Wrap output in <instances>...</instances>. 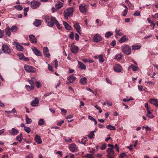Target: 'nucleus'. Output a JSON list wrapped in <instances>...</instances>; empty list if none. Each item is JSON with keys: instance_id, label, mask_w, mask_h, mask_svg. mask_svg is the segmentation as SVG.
<instances>
[{"instance_id": "nucleus-1", "label": "nucleus", "mask_w": 158, "mask_h": 158, "mask_svg": "<svg viewBox=\"0 0 158 158\" xmlns=\"http://www.w3.org/2000/svg\"><path fill=\"white\" fill-rule=\"evenodd\" d=\"M74 10L73 7L67 8L64 10L63 12L64 19L66 20L68 19L69 18L73 15Z\"/></svg>"}, {"instance_id": "nucleus-2", "label": "nucleus", "mask_w": 158, "mask_h": 158, "mask_svg": "<svg viewBox=\"0 0 158 158\" xmlns=\"http://www.w3.org/2000/svg\"><path fill=\"white\" fill-rule=\"evenodd\" d=\"M123 52L125 54L128 55L131 53V48L128 45H125L122 48Z\"/></svg>"}, {"instance_id": "nucleus-3", "label": "nucleus", "mask_w": 158, "mask_h": 158, "mask_svg": "<svg viewBox=\"0 0 158 158\" xmlns=\"http://www.w3.org/2000/svg\"><path fill=\"white\" fill-rule=\"evenodd\" d=\"M24 69L28 73H35L36 72V69L34 67L29 65H25Z\"/></svg>"}, {"instance_id": "nucleus-4", "label": "nucleus", "mask_w": 158, "mask_h": 158, "mask_svg": "<svg viewBox=\"0 0 158 158\" xmlns=\"http://www.w3.org/2000/svg\"><path fill=\"white\" fill-rule=\"evenodd\" d=\"M30 4L31 7L33 9H35L39 6L40 3L39 2L33 0L31 2Z\"/></svg>"}, {"instance_id": "nucleus-5", "label": "nucleus", "mask_w": 158, "mask_h": 158, "mask_svg": "<svg viewBox=\"0 0 158 158\" xmlns=\"http://www.w3.org/2000/svg\"><path fill=\"white\" fill-rule=\"evenodd\" d=\"M2 50L4 53L8 54H10L11 52L10 49L8 46L5 44L2 45Z\"/></svg>"}, {"instance_id": "nucleus-6", "label": "nucleus", "mask_w": 158, "mask_h": 158, "mask_svg": "<svg viewBox=\"0 0 158 158\" xmlns=\"http://www.w3.org/2000/svg\"><path fill=\"white\" fill-rule=\"evenodd\" d=\"M108 154L107 156L108 158H114V152L112 148H108L107 149Z\"/></svg>"}, {"instance_id": "nucleus-7", "label": "nucleus", "mask_w": 158, "mask_h": 158, "mask_svg": "<svg viewBox=\"0 0 158 158\" xmlns=\"http://www.w3.org/2000/svg\"><path fill=\"white\" fill-rule=\"evenodd\" d=\"M79 9L80 12L84 14L87 11V7L84 3L80 5Z\"/></svg>"}, {"instance_id": "nucleus-8", "label": "nucleus", "mask_w": 158, "mask_h": 158, "mask_svg": "<svg viewBox=\"0 0 158 158\" xmlns=\"http://www.w3.org/2000/svg\"><path fill=\"white\" fill-rule=\"evenodd\" d=\"M70 49L73 53H77L78 51L79 48L77 46L74 45L73 44H72L71 45Z\"/></svg>"}, {"instance_id": "nucleus-9", "label": "nucleus", "mask_w": 158, "mask_h": 158, "mask_svg": "<svg viewBox=\"0 0 158 158\" xmlns=\"http://www.w3.org/2000/svg\"><path fill=\"white\" fill-rule=\"evenodd\" d=\"M39 103V100L37 98H35V99L33 100L31 103V105L32 106H36L38 105Z\"/></svg>"}, {"instance_id": "nucleus-10", "label": "nucleus", "mask_w": 158, "mask_h": 158, "mask_svg": "<svg viewBox=\"0 0 158 158\" xmlns=\"http://www.w3.org/2000/svg\"><path fill=\"white\" fill-rule=\"evenodd\" d=\"M102 38L100 35L98 34H95L93 38V41L96 42H98L101 40Z\"/></svg>"}, {"instance_id": "nucleus-11", "label": "nucleus", "mask_w": 158, "mask_h": 158, "mask_svg": "<svg viewBox=\"0 0 158 158\" xmlns=\"http://www.w3.org/2000/svg\"><path fill=\"white\" fill-rule=\"evenodd\" d=\"M43 52L44 54L45 57H49L50 55L49 52L48 48L47 47H44L43 48Z\"/></svg>"}, {"instance_id": "nucleus-12", "label": "nucleus", "mask_w": 158, "mask_h": 158, "mask_svg": "<svg viewBox=\"0 0 158 158\" xmlns=\"http://www.w3.org/2000/svg\"><path fill=\"white\" fill-rule=\"evenodd\" d=\"M69 149L73 152H74L77 149V147L75 143H72L69 146Z\"/></svg>"}, {"instance_id": "nucleus-13", "label": "nucleus", "mask_w": 158, "mask_h": 158, "mask_svg": "<svg viewBox=\"0 0 158 158\" xmlns=\"http://www.w3.org/2000/svg\"><path fill=\"white\" fill-rule=\"evenodd\" d=\"M114 71L119 73L122 71L123 69L119 64H117L114 66Z\"/></svg>"}, {"instance_id": "nucleus-14", "label": "nucleus", "mask_w": 158, "mask_h": 158, "mask_svg": "<svg viewBox=\"0 0 158 158\" xmlns=\"http://www.w3.org/2000/svg\"><path fill=\"white\" fill-rule=\"evenodd\" d=\"M35 141L39 144H40L42 143L40 136L38 135H35Z\"/></svg>"}, {"instance_id": "nucleus-15", "label": "nucleus", "mask_w": 158, "mask_h": 158, "mask_svg": "<svg viewBox=\"0 0 158 158\" xmlns=\"http://www.w3.org/2000/svg\"><path fill=\"white\" fill-rule=\"evenodd\" d=\"M9 132L11 135H17L19 133L18 131L14 128H13L11 130H9Z\"/></svg>"}, {"instance_id": "nucleus-16", "label": "nucleus", "mask_w": 158, "mask_h": 158, "mask_svg": "<svg viewBox=\"0 0 158 158\" xmlns=\"http://www.w3.org/2000/svg\"><path fill=\"white\" fill-rule=\"evenodd\" d=\"M76 79V77H74L73 74H71L68 77V80H69V83H72Z\"/></svg>"}, {"instance_id": "nucleus-17", "label": "nucleus", "mask_w": 158, "mask_h": 158, "mask_svg": "<svg viewBox=\"0 0 158 158\" xmlns=\"http://www.w3.org/2000/svg\"><path fill=\"white\" fill-rule=\"evenodd\" d=\"M150 103L155 105L156 107L158 106V100L156 99H151L150 100Z\"/></svg>"}, {"instance_id": "nucleus-18", "label": "nucleus", "mask_w": 158, "mask_h": 158, "mask_svg": "<svg viewBox=\"0 0 158 158\" xmlns=\"http://www.w3.org/2000/svg\"><path fill=\"white\" fill-rule=\"evenodd\" d=\"M42 22V21L40 20L36 19L34 22L33 24L35 26L38 27L41 24Z\"/></svg>"}, {"instance_id": "nucleus-19", "label": "nucleus", "mask_w": 158, "mask_h": 158, "mask_svg": "<svg viewBox=\"0 0 158 158\" xmlns=\"http://www.w3.org/2000/svg\"><path fill=\"white\" fill-rule=\"evenodd\" d=\"M74 26L77 32H78L79 34H81V27L79 26L78 23H76L74 24Z\"/></svg>"}, {"instance_id": "nucleus-20", "label": "nucleus", "mask_w": 158, "mask_h": 158, "mask_svg": "<svg viewBox=\"0 0 158 158\" xmlns=\"http://www.w3.org/2000/svg\"><path fill=\"white\" fill-rule=\"evenodd\" d=\"M32 51L37 56H41V54L40 51L35 48H32Z\"/></svg>"}, {"instance_id": "nucleus-21", "label": "nucleus", "mask_w": 158, "mask_h": 158, "mask_svg": "<svg viewBox=\"0 0 158 158\" xmlns=\"http://www.w3.org/2000/svg\"><path fill=\"white\" fill-rule=\"evenodd\" d=\"M63 24L66 30H70L71 29L72 27L71 26H70L67 22L63 21Z\"/></svg>"}, {"instance_id": "nucleus-22", "label": "nucleus", "mask_w": 158, "mask_h": 158, "mask_svg": "<svg viewBox=\"0 0 158 158\" xmlns=\"http://www.w3.org/2000/svg\"><path fill=\"white\" fill-rule=\"evenodd\" d=\"M29 38L31 42L32 43H36L37 42L35 36L33 35H29Z\"/></svg>"}, {"instance_id": "nucleus-23", "label": "nucleus", "mask_w": 158, "mask_h": 158, "mask_svg": "<svg viewBox=\"0 0 158 158\" xmlns=\"http://www.w3.org/2000/svg\"><path fill=\"white\" fill-rule=\"evenodd\" d=\"M128 40V38L127 37L126 35L122 37L119 40L120 43H123Z\"/></svg>"}, {"instance_id": "nucleus-24", "label": "nucleus", "mask_w": 158, "mask_h": 158, "mask_svg": "<svg viewBox=\"0 0 158 158\" xmlns=\"http://www.w3.org/2000/svg\"><path fill=\"white\" fill-rule=\"evenodd\" d=\"M10 27H7L5 29V32L6 35L10 37L11 35V32L10 31Z\"/></svg>"}, {"instance_id": "nucleus-25", "label": "nucleus", "mask_w": 158, "mask_h": 158, "mask_svg": "<svg viewBox=\"0 0 158 158\" xmlns=\"http://www.w3.org/2000/svg\"><path fill=\"white\" fill-rule=\"evenodd\" d=\"M63 6V3L61 2H58V3L55 5L56 8L57 9H59L61 8Z\"/></svg>"}, {"instance_id": "nucleus-26", "label": "nucleus", "mask_w": 158, "mask_h": 158, "mask_svg": "<svg viewBox=\"0 0 158 158\" xmlns=\"http://www.w3.org/2000/svg\"><path fill=\"white\" fill-rule=\"evenodd\" d=\"M78 64L79 65V68L81 69H86V66L82 62L78 61Z\"/></svg>"}, {"instance_id": "nucleus-27", "label": "nucleus", "mask_w": 158, "mask_h": 158, "mask_svg": "<svg viewBox=\"0 0 158 158\" xmlns=\"http://www.w3.org/2000/svg\"><path fill=\"white\" fill-rule=\"evenodd\" d=\"M80 83L83 85H86L87 83V79L85 77L81 78L80 81Z\"/></svg>"}, {"instance_id": "nucleus-28", "label": "nucleus", "mask_w": 158, "mask_h": 158, "mask_svg": "<svg viewBox=\"0 0 158 158\" xmlns=\"http://www.w3.org/2000/svg\"><path fill=\"white\" fill-rule=\"evenodd\" d=\"M16 47L17 49L19 51H22L23 49V47L20 45L18 43L16 44Z\"/></svg>"}, {"instance_id": "nucleus-29", "label": "nucleus", "mask_w": 158, "mask_h": 158, "mask_svg": "<svg viewBox=\"0 0 158 158\" xmlns=\"http://www.w3.org/2000/svg\"><path fill=\"white\" fill-rule=\"evenodd\" d=\"M44 124L45 121L43 118L40 119L38 122V124L39 125L41 126Z\"/></svg>"}, {"instance_id": "nucleus-30", "label": "nucleus", "mask_w": 158, "mask_h": 158, "mask_svg": "<svg viewBox=\"0 0 158 158\" xmlns=\"http://www.w3.org/2000/svg\"><path fill=\"white\" fill-rule=\"evenodd\" d=\"M50 21L54 24H56V23L58 22V21L56 19L55 17L51 16L50 19Z\"/></svg>"}, {"instance_id": "nucleus-31", "label": "nucleus", "mask_w": 158, "mask_h": 158, "mask_svg": "<svg viewBox=\"0 0 158 158\" xmlns=\"http://www.w3.org/2000/svg\"><path fill=\"white\" fill-rule=\"evenodd\" d=\"M26 120L27 123V124L31 123L32 122L31 119L29 118L27 115L26 116Z\"/></svg>"}, {"instance_id": "nucleus-32", "label": "nucleus", "mask_w": 158, "mask_h": 158, "mask_svg": "<svg viewBox=\"0 0 158 158\" xmlns=\"http://www.w3.org/2000/svg\"><path fill=\"white\" fill-rule=\"evenodd\" d=\"M10 29L11 31L13 32H15L17 30V27L14 25L12 26Z\"/></svg>"}, {"instance_id": "nucleus-33", "label": "nucleus", "mask_w": 158, "mask_h": 158, "mask_svg": "<svg viewBox=\"0 0 158 158\" xmlns=\"http://www.w3.org/2000/svg\"><path fill=\"white\" fill-rule=\"evenodd\" d=\"M16 139L19 141L21 142L23 139L22 134L21 133L18 136L16 137Z\"/></svg>"}, {"instance_id": "nucleus-34", "label": "nucleus", "mask_w": 158, "mask_h": 158, "mask_svg": "<svg viewBox=\"0 0 158 158\" xmlns=\"http://www.w3.org/2000/svg\"><path fill=\"white\" fill-rule=\"evenodd\" d=\"M106 127L107 129L110 130H114L115 129V127L114 126H112L110 125H107L106 126Z\"/></svg>"}, {"instance_id": "nucleus-35", "label": "nucleus", "mask_w": 158, "mask_h": 158, "mask_svg": "<svg viewBox=\"0 0 158 158\" xmlns=\"http://www.w3.org/2000/svg\"><path fill=\"white\" fill-rule=\"evenodd\" d=\"M113 35V33L111 32H108L106 33L105 35V37L107 38H108L111 35Z\"/></svg>"}, {"instance_id": "nucleus-36", "label": "nucleus", "mask_w": 158, "mask_h": 158, "mask_svg": "<svg viewBox=\"0 0 158 158\" xmlns=\"http://www.w3.org/2000/svg\"><path fill=\"white\" fill-rule=\"evenodd\" d=\"M133 71H136L138 69V67L137 66H135L134 64H131V65Z\"/></svg>"}, {"instance_id": "nucleus-37", "label": "nucleus", "mask_w": 158, "mask_h": 158, "mask_svg": "<svg viewBox=\"0 0 158 158\" xmlns=\"http://www.w3.org/2000/svg\"><path fill=\"white\" fill-rule=\"evenodd\" d=\"M132 48L133 50H135L139 49L141 46H140L132 45Z\"/></svg>"}, {"instance_id": "nucleus-38", "label": "nucleus", "mask_w": 158, "mask_h": 158, "mask_svg": "<svg viewBox=\"0 0 158 158\" xmlns=\"http://www.w3.org/2000/svg\"><path fill=\"white\" fill-rule=\"evenodd\" d=\"M15 7L17 10H22L23 9L22 6L20 5H17L15 6Z\"/></svg>"}, {"instance_id": "nucleus-39", "label": "nucleus", "mask_w": 158, "mask_h": 158, "mask_svg": "<svg viewBox=\"0 0 158 158\" xmlns=\"http://www.w3.org/2000/svg\"><path fill=\"white\" fill-rule=\"evenodd\" d=\"M25 87L27 89L29 90H32L34 88V86L33 85H31V86H30L28 85H26Z\"/></svg>"}, {"instance_id": "nucleus-40", "label": "nucleus", "mask_w": 158, "mask_h": 158, "mask_svg": "<svg viewBox=\"0 0 158 158\" xmlns=\"http://www.w3.org/2000/svg\"><path fill=\"white\" fill-rule=\"evenodd\" d=\"M122 57V56L120 54L117 55L115 56V58L118 60H120Z\"/></svg>"}, {"instance_id": "nucleus-41", "label": "nucleus", "mask_w": 158, "mask_h": 158, "mask_svg": "<svg viewBox=\"0 0 158 158\" xmlns=\"http://www.w3.org/2000/svg\"><path fill=\"white\" fill-rule=\"evenodd\" d=\"M94 131H91L89 134L88 135V136L90 139H92L94 135Z\"/></svg>"}, {"instance_id": "nucleus-42", "label": "nucleus", "mask_w": 158, "mask_h": 158, "mask_svg": "<svg viewBox=\"0 0 158 158\" xmlns=\"http://www.w3.org/2000/svg\"><path fill=\"white\" fill-rule=\"evenodd\" d=\"M99 61L101 62H102L104 61V59L103 58V55H101L98 56Z\"/></svg>"}, {"instance_id": "nucleus-43", "label": "nucleus", "mask_w": 158, "mask_h": 158, "mask_svg": "<svg viewBox=\"0 0 158 158\" xmlns=\"http://www.w3.org/2000/svg\"><path fill=\"white\" fill-rule=\"evenodd\" d=\"M120 30H117V29L115 30L116 34L118 35L122 36L123 35V34L120 32Z\"/></svg>"}, {"instance_id": "nucleus-44", "label": "nucleus", "mask_w": 158, "mask_h": 158, "mask_svg": "<svg viewBox=\"0 0 158 158\" xmlns=\"http://www.w3.org/2000/svg\"><path fill=\"white\" fill-rule=\"evenodd\" d=\"M24 130L27 133H30L31 131V128L29 127H25Z\"/></svg>"}, {"instance_id": "nucleus-45", "label": "nucleus", "mask_w": 158, "mask_h": 158, "mask_svg": "<svg viewBox=\"0 0 158 158\" xmlns=\"http://www.w3.org/2000/svg\"><path fill=\"white\" fill-rule=\"evenodd\" d=\"M86 139L87 138H85L83 139H82L81 142H80V141H79V142L82 144L85 145L86 144Z\"/></svg>"}, {"instance_id": "nucleus-46", "label": "nucleus", "mask_w": 158, "mask_h": 158, "mask_svg": "<svg viewBox=\"0 0 158 158\" xmlns=\"http://www.w3.org/2000/svg\"><path fill=\"white\" fill-rule=\"evenodd\" d=\"M48 25L51 27H52L53 26L54 24L51 21H48L47 22Z\"/></svg>"}, {"instance_id": "nucleus-47", "label": "nucleus", "mask_w": 158, "mask_h": 158, "mask_svg": "<svg viewBox=\"0 0 158 158\" xmlns=\"http://www.w3.org/2000/svg\"><path fill=\"white\" fill-rule=\"evenodd\" d=\"M56 26L59 30H60L62 28V26L59 23V22L58 21L57 23H56Z\"/></svg>"}, {"instance_id": "nucleus-48", "label": "nucleus", "mask_w": 158, "mask_h": 158, "mask_svg": "<svg viewBox=\"0 0 158 158\" xmlns=\"http://www.w3.org/2000/svg\"><path fill=\"white\" fill-rule=\"evenodd\" d=\"M4 30H2L0 29V38H2L4 36Z\"/></svg>"}, {"instance_id": "nucleus-49", "label": "nucleus", "mask_w": 158, "mask_h": 158, "mask_svg": "<svg viewBox=\"0 0 158 158\" xmlns=\"http://www.w3.org/2000/svg\"><path fill=\"white\" fill-rule=\"evenodd\" d=\"M35 85L38 88H39L40 87H41V83L39 81H37L35 83Z\"/></svg>"}, {"instance_id": "nucleus-50", "label": "nucleus", "mask_w": 158, "mask_h": 158, "mask_svg": "<svg viewBox=\"0 0 158 158\" xmlns=\"http://www.w3.org/2000/svg\"><path fill=\"white\" fill-rule=\"evenodd\" d=\"M96 108L97 110H99V112L100 113H101L102 112V109H101V107H100L98 106L97 105H96L94 106Z\"/></svg>"}, {"instance_id": "nucleus-51", "label": "nucleus", "mask_w": 158, "mask_h": 158, "mask_svg": "<svg viewBox=\"0 0 158 158\" xmlns=\"http://www.w3.org/2000/svg\"><path fill=\"white\" fill-rule=\"evenodd\" d=\"M19 59L20 60H22L23 59V58L24 57V56L23 54L22 53H21L20 54H19Z\"/></svg>"}, {"instance_id": "nucleus-52", "label": "nucleus", "mask_w": 158, "mask_h": 158, "mask_svg": "<svg viewBox=\"0 0 158 158\" xmlns=\"http://www.w3.org/2000/svg\"><path fill=\"white\" fill-rule=\"evenodd\" d=\"M60 110L61 113L64 114V115H65L67 113L66 110L64 109H61Z\"/></svg>"}, {"instance_id": "nucleus-53", "label": "nucleus", "mask_w": 158, "mask_h": 158, "mask_svg": "<svg viewBox=\"0 0 158 158\" xmlns=\"http://www.w3.org/2000/svg\"><path fill=\"white\" fill-rule=\"evenodd\" d=\"M140 12L139 11H136L134 14V15L136 16H139L140 15Z\"/></svg>"}, {"instance_id": "nucleus-54", "label": "nucleus", "mask_w": 158, "mask_h": 158, "mask_svg": "<svg viewBox=\"0 0 158 158\" xmlns=\"http://www.w3.org/2000/svg\"><path fill=\"white\" fill-rule=\"evenodd\" d=\"M55 63V65H54V67L55 68V69H57V68L58 67V61L57 60H55L54 61Z\"/></svg>"}, {"instance_id": "nucleus-55", "label": "nucleus", "mask_w": 158, "mask_h": 158, "mask_svg": "<svg viewBox=\"0 0 158 158\" xmlns=\"http://www.w3.org/2000/svg\"><path fill=\"white\" fill-rule=\"evenodd\" d=\"M152 18L155 19L158 18V14L156 13L154 15H152Z\"/></svg>"}, {"instance_id": "nucleus-56", "label": "nucleus", "mask_w": 158, "mask_h": 158, "mask_svg": "<svg viewBox=\"0 0 158 158\" xmlns=\"http://www.w3.org/2000/svg\"><path fill=\"white\" fill-rule=\"evenodd\" d=\"M93 155V153L91 154H88L86 155V157L87 158H93L92 156Z\"/></svg>"}, {"instance_id": "nucleus-57", "label": "nucleus", "mask_w": 158, "mask_h": 158, "mask_svg": "<svg viewBox=\"0 0 158 158\" xmlns=\"http://www.w3.org/2000/svg\"><path fill=\"white\" fill-rule=\"evenodd\" d=\"M128 11V9H125L124 10V12L123 14V16H125L127 14Z\"/></svg>"}, {"instance_id": "nucleus-58", "label": "nucleus", "mask_w": 158, "mask_h": 158, "mask_svg": "<svg viewBox=\"0 0 158 158\" xmlns=\"http://www.w3.org/2000/svg\"><path fill=\"white\" fill-rule=\"evenodd\" d=\"M126 156L125 153H123L120 154L119 156V158H123Z\"/></svg>"}, {"instance_id": "nucleus-59", "label": "nucleus", "mask_w": 158, "mask_h": 158, "mask_svg": "<svg viewBox=\"0 0 158 158\" xmlns=\"http://www.w3.org/2000/svg\"><path fill=\"white\" fill-rule=\"evenodd\" d=\"M146 115L149 118H154V116L152 114H146Z\"/></svg>"}, {"instance_id": "nucleus-60", "label": "nucleus", "mask_w": 158, "mask_h": 158, "mask_svg": "<svg viewBox=\"0 0 158 158\" xmlns=\"http://www.w3.org/2000/svg\"><path fill=\"white\" fill-rule=\"evenodd\" d=\"M48 69L50 71H52V66L49 64H48Z\"/></svg>"}, {"instance_id": "nucleus-61", "label": "nucleus", "mask_w": 158, "mask_h": 158, "mask_svg": "<svg viewBox=\"0 0 158 158\" xmlns=\"http://www.w3.org/2000/svg\"><path fill=\"white\" fill-rule=\"evenodd\" d=\"M64 122V120H61V121L58 122L57 125L58 126H61Z\"/></svg>"}, {"instance_id": "nucleus-62", "label": "nucleus", "mask_w": 158, "mask_h": 158, "mask_svg": "<svg viewBox=\"0 0 158 158\" xmlns=\"http://www.w3.org/2000/svg\"><path fill=\"white\" fill-rule=\"evenodd\" d=\"M145 82L149 85H154V82L151 81H146Z\"/></svg>"}, {"instance_id": "nucleus-63", "label": "nucleus", "mask_w": 158, "mask_h": 158, "mask_svg": "<svg viewBox=\"0 0 158 158\" xmlns=\"http://www.w3.org/2000/svg\"><path fill=\"white\" fill-rule=\"evenodd\" d=\"M75 39L77 41L79 39V35L77 34L76 33L75 34Z\"/></svg>"}, {"instance_id": "nucleus-64", "label": "nucleus", "mask_w": 158, "mask_h": 158, "mask_svg": "<svg viewBox=\"0 0 158 158\" xmlns=\"http://www.w3.org/2000/svg\"><path fill=\"white\" fill-rule=\"evenodd\" d=\"M73 33H71L69 35V37L71 39H73L74 37H73Z\"/></svg>"}]
</instances>
